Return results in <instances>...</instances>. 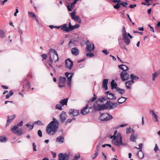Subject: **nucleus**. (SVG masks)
Masks as SVG:
<instances>
[{"instance_id":"obj_30","label":"nucleus","mask_w":160,"mask_h":160,"mask_svg":"<svg viewBox=\"0 0 160 160\" xmlns=\"http://www.w3.org/2000/svg\"><path fill=\"white\" fill-rule=\"evenodd\" d=\"M68 101V98H65L62 99L60 102V103L62 106H63L64 105H67Z\"/></svg>"},{"instance_id":"obj_16","label":"nucleus","mask_w":160,"mask_h":160,"mask_svg":"<svg viewBox=\"0 0 160 160\" xmlns=\"http://www.w3.org/2000/svg\"><path fill=\"white\" fill-rule=\"evenodd\" d=\"M60 79L59 83V87L60 88H62L65 86L64 83L66 80V78L65 77H60Z\"/></svg>"},{"instance_id":"obj_17","label":"nucleus","mask_w":160,"mask_h":160,"mask_svg":"<svg viewBox=\"0 0 160 160\" xmlns=\"http://www.w3.org/2000/svg\"><path fill=\"white\" fill-rule=\"evenodd\" d=\"M70 115L72 116H76L78 114V111L76 109H71L69 112Z\"/></svg>"},{"instance_id":"obj_62","label":"nucleus","mask_w":160,"mask_h":160,"mask_svg":"<svg viewBox=\"0 0 160 160\" xmlns=\"http://www.w3.org/2000/svg\"><path fill=\"white\" fill-rule=\"evenodd\" d=\"M136 5L135 4L133 5H130L129 6V7L130 8H133L134 7H136Z\"/></svg>"},{"instance_id":"obj_7","label":"nucleus","mask_w":160,"mask_h":160,"mask_svg":"<svg viewBox=\"0 0 160 160\" xmlns=\"http://www.w3.org/2000/svg\"><path fill=\"white\" fill-rule=\"evenodd\" d=\"M112 116L107 113L102 114L99 117L100 119L102 121H107L112 119Z\"/></svg>"},{"instance_id":"obj_40","label":"nucleus","mask_w":160,"mask_h":160,"mask_svg":"<svg viewBox=\"0 0 160 160\" xmlns=\"http://www.w3.org/2000/svg\"><path fill=\"white\" fill-rule=\"evenodd\" d=\"M13 94V92L12 91V90H11L9 91V93H8L6 95V99H8V98H9Z\"/></svg>"},{"instance_id":"obj_8","label":"nucleus","mask_w":160,"mask_h":160,"mask_svg":"<svg viewBox=\"0 0 160 160\" xmlns=\"http://www.w3.org/2000/svg\"><path fill=\"white\" fill-rule=\"evenodd\" d=\"M86 44L87 46L86 49L87 52H91L94 50V45L92 42H90L88 41L86 42Z\"/></svg>"},{"instance_id":"obj_55","label":"nucleus","mask_w":160,"mask_h":160,"mask_svg":"<svg viewBox=\"0 0 160 160\" xmlns=\"http://www.w3.org/2000/svg\"><path fill=\"white\" fill-rule=\"evenodd\" d=\"M34 124H42V123L41 121L38 120L37 121L34 122Z\"/></svg>"},{"instance_id":"obj_1","label":"nucleus","mask_w":160,"mask_h":160,"mask_svg":"<svg viewBox=\"0 0 160 160\" xmlns=\"http://www.w3.org/2000/svg\"><path fill=\"white\" fill-rule=\"evenodd\" d=\"M58 122L56 119H53V120L50 122L47 126L46 132L50 135H53L56 133L58 129Z\"/></svg>"},{"instance_id":"obj_33","label":"nucleus","mask_w":160,"mask_h":160,"mask_svg":"<svg viewBox=\"0 0 160 160\" xmlns=\"http://www.w3.org/2000/svg\"><path fill=\"white\" fill-rule=\"evenodd\" d=\"M6 37L5 32L3 29L0 30V37L1 38H3Z\"/></svg>"},{"instance_id":"obj_18","label":"nucleus","mask_w":160,"mask_h":160,"mask_svg":"<svg viewBox=\"0 0 160 160\" xmlns=\"http://www.w3.org/2000/svg\"><path fill=\"white\" fill-rule=\"evenodd\" d=\"M72 54L74 56H77L79 54V51L76 48H72L71 50Z\"/></svg>"},{"instance_id":"obj_10","label":"nucleus","mask_w":160,"mask_h":160,"mask_svg":"<svg viewBox=\"0 0 160 160\" xmlns=\"http://www.w3.org/2000/svg\"><path fill=\"white\" fill-rule=\"evenodd\" d=\"M120 76L122 81L128 80L129 77V74L125 71L122 72L120 73Z\"/></svg>"},{"instance_id":"obj_47","label":"nucleus","mask_w":160,"mask_h":160,"mask_svg":"<svg viewBox=\"0 0 160 160\" xmlns=\"http://www.w3.org/2000/svg\"><path fill=\"white\" fill-rule=\"evenodd\" d=\"M18 32L20 36L22 34L23 32L22 30L20 27L18 28Z\"/></svg>"},{"instance_id":"obj_52","label":"nucleus","mask_w":160,"mask_h":160,"mask_svg":"<svg viewBox=\"0 0 160 160\" xmlns=\"http://www.w3.org/2000/svg\"><path fill=\"white\" fill-rule=\"evenodd\" d=\"M38 135L40 137L42 136V132L40 130H39L38 131Z\"/></svg>"},{"instance_id":"obj_39","label":"nucleus","mask_w":160,"mask_h":160,"mask_svg":"<svg viewBox=\"0 0 160 160\" xmlns=\"http://www.w3.org/2000/svg\"><path fill=\"white\" fill-rule=\"evenodd\" d=\"M71 30H72L74 29L75 28H79L80 26V25L79 24H77L74 26H72L71 25Z\"/></svg>"},{"instance_id":"obj_24","label":"nucleus","mask_w":160,"mask_h":160,"mask_svg":"<svg viewBox=\"0 0 160 160\" xmlns=\"http://www.w3.org/2000/svg\"><path fill=\"white\" fill-rule=\"evenodd\" d=\"M56 141L59 143H62L64 142V138L62 136H59L57 138Z\"/></svg>"},{"instance_id":"obj_38","label":"nucleus","mask_w":160,"mask_h":160,"mask_svg":"<svg viewBox=\"0 0 160 160\" xmlns=\"http://www.w3.org/2000/svg\"><path fill=\"white\" fill-rule=\"evenodd\" d=\"M111 86L112 88H116L117 85L116 84V82H114V80H113L111 81Z\"/></svg>"},{"instance_id":"obj_63","label":"nucleus","mask_w":160,"mask_h":160,"mask_svg":"<svg viewBox=\"0 0 160 160\" xmlns=\"http://www.w3.org/2000/svg\"><path fill=\"white\" fill-rule=\"evenodd\" d=\"M102 156L104 157V159H103V160H106L107 159V156H106L105 154L103 152H102Z\"/></svg>"},{"instance_id":"obj_4","label":"nucleus","mask_w":160,"mask_h":160,"mask_svg":"<svg viewBox=\"0 0 160 160\" xmlns=\"http://www.w3.org/2000/svg\"><path fill=\"white\" fill-rule=\"evenodd\" d=\"M98 101H97L94 102L93 107L96 110L98 111L106 109L108 108L109 104L108 103H106L105 104L100 105Z\"/></svg>"},{"instance_id":"obj_2","label":"nucleus","mask_w":160,"mask_h":160,"mask_svg":"<svg viewBox=\"0 0 160 160\" xmlns=\"http://www.w3.org/2000/svg\"><path fill=\"white\" fill-rule=\"evenodd\" d=\"M112 143L114 145L120 146L125 145L122 141V137L121 133H118L116 136H114V138L112 140Z\"/></svg>"},{"instance_id":"obj_45","label":"nucleus","mask_w":160,"mask_h":160,"mask_svg":"<svg viewBox=\"0 0 160 160\" xmlns=\"http://www.w3.org/2000/svg\"><path fill=\"white\" fill-rule=\"evenodd\" d=\"M56 108L60 110H61L62 109L61 105L59 104L56 105Z\"/></svg>"},{"instance_id":"obj_46","label":"nucleus","mask_w":160,"mask_h":160,"mask_svg":"<svg viewBox=\"0 0 160 160\" xmlns=\"http://www.w3.org/2000/svg\"><path fill=\"white\" fill-rule=\"evenodd\" d=\"M86 56L89 58H91L93 57L94 56V55L93 53H87L86 55Z\"/></svg>"},{"instance_id":"obj_36","label":"nucleus","mask_w":160,"mask_h":160,"mask_svg":"<svg viewBox=\"0 0 160 160\" xmlns=\"http://www.w3.org/2000/svg\"><path fill=\"white\" fill-rule=\"evenodd\" d=\"M7 137L5 136H2L0 137V142H6L7 140Z\"/></svg>"},{"instance_id":"obj_48","label":"nucleus","mask_w":160,"mask_h":160,"mask_svg":"<svg viewBox=\"0 0 160 160\" xmlns=\"http://www.w3.org/2000/svg\"><path fill=\"white\" fill-rule=\"evenodd\" d=\"M95 153L94 154H92L91 155V157L93 159H95L98 156V152H97V151H95Z\"/></svg>"},{"instance_id":"obj_44","label":"nucleus","mask_w":160,"mask_h":160,"mask_svg":"<svg viewBox=\"0 0 160 160\" xmlns=\"http://www.w3.org/2000/svg\"><path fill=\"white\" fill-rule=\"evenodd\" d=\"M106 100V98L104 97H102L99 100V102L101 103H102L103 102Z\"/></svg>"},{"instance_id":"obj_28","label":"nucleus","mask_w":160,"mask_h":160,"mask_svg":"<svg viewBox=\"0 0 160 160\" xmlns=\"http://www.w3.org/2000/svg\"><path fill=\"white\" fill-rule=\"evenodd\" d=\"M118 67L120 69L123 70V71H126L128 69V67L125 65L124 64L119 65L118 66Z\"/></svg>"},{"instance_id":"obj_19","label":"nucleus","mask_w":160,"mask_h":160,"mask_svg":"<svg viewBox=\"0 0 160 160\" xmlns=\"http://www.w3.org/2000/svg\"><path fill=\"white\" fill-rule=\"evenodd\" d=\"M60 117L62 122H64L67 118L66 113L65 112H63L60 115Z\"/></svg>"},{"instance_id":"obj_29","label":"nucleus","mask_w":160,"mask_h":160,"mask_svg":"<svg viewBox=\"0 0 160 160\" xmlns=\"http://www.w3.org/2000/svg\"><path fill=\"white\" fill-rule=\"evenodd\" d=\"M72 19L75 21H77V22L79 23H81V19L80 17L77 16H75L73 17L72 18L71 17Z\"/></svg>"},{"instance_id":"obj_3","label":"nucleus","mask_w":160,"mask_h":160,"mask_svg":"<svg viewBox=\"0 0 160 160\" xmlns=\"http://www.w3.org/2000/svg\"><path fill=\"white\" fill-rule=\"evenodd\" d=\"M49 55V61L51 62H56L58 61L59 58L58 55L54 49L52 48L50 49Z\"/></svg>"},{"instance_id":"obj_13","label":"nucleus","mask_w":160,"mask_h":160,"mask_svg":"<svg viewBox=\"0 0 160 160\" xmlns=\"http://www.w3.org/2000/svg\"><path fill=\"white\" fill-rule=\"evenodd\" d=\"M91 108V107H89L88 105H87L85 107L81 109V113L82 115H86L89 113V109Z\"/></svg>"},{"instance_id":"obj_21","label":"nucleus","mask_w":160,"mask_h":160,"mask_svg":"<svg viewBox=\"0 0 160 160\" xmlns=\"http://www.w3.org/2000/svg\"><path fill=\"white\" fill-rule=\"evenodd\" d=\"M106 93L107 95V98L108 99H116V98L114 96V95L110 92H109V91H108L106 92Z\"/></svg>"},{"instance_id":"obj_20","label":"nucleus","mask_w":160,"mask_h":160,"mask_svg":"<svg viewBox=\"0 0 160 160\" xmlns=\"http://www.w3.org/2000/svg\"><path fill=\"white\" fill-rule=\"evenodd\" d=\"M15 115H13L12 116H8V120L7 121V123L6 125V126H8L12 120L15 118Z\"/></svg>"},{"instance_id":"obj_31","label":"nucleus","mask_w":160,"mask_h":160,"mask_svg":"<svg viewBox=\"0 0 160 160\" xmlns=\"http://www.w3.org/2000/svg\"><path fill=\"white\" fill-rule=\"evenodd\" d=\"M106 103H108L109 104V107L108 108L110 109H112L116 108L117 106V104L116 103H111L110 104L108 102H107Z\"/></svg>"},{"instance_id":"obj_26","label":"nucleus","mask_w":160,"mask_h":160,"mask_svg":"<svg viewBox=\"0 0 160 160\" xmlns=\"http://www.w3.org/2000/svg\"><path fill=\"white\" fill-rule=\"evenodd\" d=\"M118 44L119 46L122 48L124 50H127V48L123 44V41L120 39H118Z\"/></svg>"},{"instance_id":"obj_54","label":"nucleus","mask_w":160,"mask_h":160,"mask_svg":"<svg viewBox=\"0 0 160 160\" xmlns=\"http://www.w3.org/2000/svg\"><path fill=\"white\" fill-rule=\"evenodd\" d=\"M120 4H117L116 5L114 6L113 7L116 9H118L120 8Z\"/></svg>"},{"instance_id":"obj_11","label":"nucleus","mask_w":160,"mask_h":160,"mask_svg":"<svg viewBox=\"0 0 160 160\" xmlns=\"http://www.w3.org/2000/svg\"><path fill=\"white\" fill-rule=\"evenodd\" d=\"M71 24L70 22L69 23V26L68 27V25L66 24H63L61 26V29L63 31L66 32H68L71 31Z\"/></svg>"},{"instance_id":"obj_50","label":"nucleus","mask_w":160,"mask_h":160,"mask_svg":"<svg viewBox=\"0 0 160 160\" xmlns=\"http://www.w3.org/2000/svg\"><path fill=\"white\" fill-rule=\"evenodd\" d=\"M120 4L123 7H127L126 5H128V3L126 2H123L120 3Z\"/></svg>"},{"instance_id":"obj_23","label":"nucleus","mask_w":160,"mask_h":160,"mask_svg":"<svg viewBox=\"0 0 160 160\" xmlns=\"http://www.w3.org/2000/svg\"><path fill=\"white\" fill-rule=\"evenodd\" d=\"M108 82V79H104L102 81V87L105 90H107L108 89L107 84Z\"/></svg>"},{"instance_id":"obj_5","label":"nucleus","mask_w":160,"mask_h":160,"mask_svg":"<svg viewBox=\"0 0 160 160\" xmlns=\"http://www.w3.org/2000/svg\"><path fill=\"white\" fill-rule=\"evenodd\" d=\"M122 37L123 38V39L125 40L126 45H128L130 43V40L127 36V33L125 30V28L124 26H123L122 27Z\"/></svg>"},{"instance_id":"obj_35","label":"nucleus","mask_w":160,"mask_h":160,"mask_svg":"<svg viewBox=\"0 0 160 160\" xmlns=\"http://www.w3.org/2000/svg\"><path fill=\"white\" fill-rule=\"evenodd\" d=\"M127 99V98H125L124 97L120 98L118 99V102L119 103H122L125 102Z\"/></svg>"},{"instance_id":"obj_51","label":"nucleus","mask_w":160,"mask_h":160,"mask_svg":"<svg viewBox=\"0 0 160 160\" xmlns=\"http://www.w3.org/2000/svg\"><path fill=\"white\" fill-rule=\"evenodd\" d=\"M154 152H157L159 150L157 144H155V146L154 148Z\"/></svg>"},{"instance_id":"obj_49","label":"nucleus","mask_w":160,"mask_h":160,"mask_svg":"<svg viewBox=\"0 0 160 160\" xmlns=\"http://www.w3.org/2000/svg\"><path fill=\"white\" fill-rule=\"evenodd\" d=\"M131 129L132 128L130 127L127 128L126 129V133L127 134L130 133L131 132Z\"/></svg>"},{"instance_id":"obj_34","label":"nucleus","mask_w":160,"mask_h":160,"mask_svg":"<svg viewBox=\"0 0 160 160\" xmlns=\"http://www.w3.org/2000/svg\"><path fill=\"white\" fill-rule=\"evenodd\" d=\"M137 155L140 159H142L144 157V154L142 151L139 150Z\"/></svg>"},{"instance_id":"obj_56","label":"nucleus","mask_w":160,"mask_h":160,"mask_svg":"<svg viewBox=\"0 0 160 160\" xmlns=\"http://www.w3.org/2000/svg\"><path fill=\"white\" fill-rule=\"evenodd\" d=\"M42 58L44 59H46L47 56L46 54H43L41 55Z\"/></svg>"},{"instance_id":"obj_37","label":"nucleus","mask_w":160,"mask_h":160,"mask_svg":"<svg viewBox=\"0 0 160 160\" xmlns=\"http://www.w3.org/2000/svg\"><path fill=\"white\" fill-rule=\"evenodd\" d=\"M130 78L131 79V81H132L133 80H137L139 79V78L138 77L132 74L130 75Z\"/></svg>"},{"instance_id":"obj_57","label":"nucleus","mask_w":160,"mask_h":160,"mask_svg":"<svg viewBox=\"0 0 160 160\" xmlns=\"http://www.w3.org/2000/svg\"><path fill=\"white\" fill-rule=\"evenodd\" d=\"M142 145H143L141 143H139L138 144L139 148H138V149H139V150L142 151Z\"/></svg>"},{"instance_id":"obj_27","label":"nucleus","mask_w":160,"mask_h":160,"mask_svg":"<svg viewBox=\"0 0 160 160\" xmlns=\"http://www.w3.org/2000/svg\"><path fill=\"white\" fill-rule=\"evenodd\" d=\"M138 135L133 134H132L130 138V140L131 141L133 142H135L137 138Z\"/></svg>"},{"instance_id":"obj_53","label":"nucleus","mask_w":160,"mask_h":160,"mask_svg":"<svg viewBox=\"0 0 160 160\" xmlns=\"http://www.w3.org/2000/svg\"><path fill=\"white\" fill-rule=\"evenodd\" d=\"M75 14H76V11L75 10H74L73 12H71L70 13V15L71 17H74V16H75Z\"/></svg>"},{"instance_id":"obj_61","label":"nucleus","mask_w":160,"mask_h":160,"mask_svg":"<svg viewBox=\"0 0 160 160\" xmlns=\"http://www.w3.org/2000/svg\"><path fill=\"white\" fill-rule=\"evenodd\" d=\"M74 120V118H73L72 119H68L66 123H70L72 121V120Z\"/></svg>"},{"instance_id":"obj_14","label":"nucleus","mask_w":160,"mask_h":160,"mask_svg":"<svg viewBox=\"0 0 160 160\" xmlns=\"http://www.w3.org/2000/svg\"><path fill=\"white\" fill-rule=\"evenodd\" d=\"M73 74V73H69L68 72H66L65 73V76L68 79V84L69 86H71V82Z\"/></svg>"},{"instance_id":"obj_41","label":"nucleus","mask_w":160,"mask_h":160,"mask_svg":"<svg viewBox=\"0 0 160 160\" xmlns=\"http://www.w3.org/2000/svg\"><path fill=\"white\" fill-rule=\"evenodd\" d=\"M117 90L121 94H123L125 92V90L122 89L118 88Z\"/></svg>"},{"instance_id":"obj_60","label":"nucleus","mask_w":160,"mask_h":160,"mask_svg":"<svg viewBox=\"0 0 160 160\" xmlns=\"http://www.w3.org/2000/svg\"><path fill=\"white\" fill-rule=\"evenodd\" d=\"M102 52L105 54L106 55H107L108 53L109 52L107 51V50H104L102 51Z\"/></svg>"},{"instance_id":"obj_12","label":"nucleus","mask_w":160,"mask_h":160,"mask_svg":"<svg viewBox=\"0 0 160 160\" xmlns=\"http://www.w3.org/2000/svg\"><path fill=\"white\" fill-rule=\"evenodd\" d=\"M65 65L67 68L71 69L73 66V62L70 59H67L65 61Z\"/></svg>"},{"instance_id":"obj_25","label":"nucleus","mask_w":160,"mask_h":160,"mask_svg":"<svg viewBox=\"0 0 160 160\" xmlns=\"http://www.w3.org/2000/svg\"><path fill=\"white\" fill-rule=\"evenodd\" d=\"M134 83L133 81H127L125 82V85L126 88L128 89H131V85L132 84Z\"/></svg>"},{"instance_id":"obj_59","label":"nucleus","mask_w":160,"mask_h":160,"mask_svg":"<svg viewBox=\"0 0 160 160\" xmlns=\"http://www.w3.org/2000/svg\"><path fill=\"white\" fill-rule=\"evenodd\" d=\"M33 148L34 151H37V149H36V146L34 142L33 143Z\"/></svg>"},{"instance_id":"obj_43","label":"nucleus","mask_w":160,"mask_h":160,"mask_svg":"<svg viewBox=\"0 0 160 160\" xmlns=\"http://www.w3.org/2000/svg\"><path fill=\"white\" fill-rule=\"evenodd\" d=\"M28 14L29 15H30L31 17L33 18H36V16L34 14V13L32 12H28Z\"/></svg>"},{"instance_id":"obj_32","label":"nucleus","mask_w":160,"mask_h":160,"mask_svg":"<svg viewBox=\"0 0 160 160\" xmlns=\"http://www.w3.org/2000/svg\"><path fill=\"white\" fill-rule=\"evenodd\" d=\"M160 74V70L155 72L152 74V80L154 81L155 80L157 76Z\"/></svg>"},{"instance_id":"obj_22","label":"nucleus","mask_w":160,"mask_h":160,"mask_svg":"<svg viewBox=\"0 0 160 160\" xmlns=\"http://www.w3.org/2000/svg\"><path fill=\"white\" fill-rule=\"evenodd\" d=\"M79 0H75L73 2L71 3L70 7L69 5H68L67 6V7L68 11H72V9L74 8V6L75 4Z\"/></svg>"},{"instance_id":"obj_6","label":"nucleus","mask_w":160,"mask_h":160,"mask_svg":"<svg viewBox=\"0 0 160 160\" xmlns=\"http://www.w3.org/2000/svg\"><path fill=\"white\" fill-rule=\"evenodd\" d=\"M70 155V152L65 153H60L58 155V160H68Z\"/></svg>"},{"instance_id":"obj_64","label":"nucleus","mask_w":160,"mask_h":160,"mask_svg":"<svg viewBox=\"0 0 160 160\" xmlns=\"http://www.w3.org/2000/svg\"><path fill=\"white\" fill-rule=\"evenodd\" d=\"M80 157V155L79 154H78L75 155L74 156V158L75 159H78Z\"/></svg>"},{"instance_id":"obj_15","label":"nucleus","mask_w":160,"mask_h":160,"mask_svg":"<svg viewBox=\"0 0 160 160\" xmlns=\"http://www.w3.org/2000/svg\"><path fill=\"white\" fill-rule=\"evenodd\" d=\"M150 113L151 115L152 116V119L154 122H158V116L153 110H150Z\"/></svg>"},{"instance_id":"obj_42","label":"nucleus","mask_w":160,"mask_h":160,"mask_svg":"<svg viewBox=\"0 0 160 160\" xmlns=\"http://www.w3.org/2000/svg\"><path fill=\"white\" fill-rule=\"evenodd\" d=\"M26 126L29 128V130H31L34 127V126L33 125H30L29 124H27L26 125Z\"/></svg>"},{"instance_id":"obj_58","label":"nucleus","mask_w":160,"mask_h":160,"mask_svg":"<svg viewBox=\"0 0 160 160\" xmlns=\"http://www.w3.org/2000/svg\"><path fill=\"white\" fill-rule=\"evenodd\" d=\"M23 124V122L22 121H21L19 123H18L16 126H18V127L19 126H22Z\"/></svg>"},{"instance_id":"obj_9","label":"nucleus","mask_w":160,"mask_h":160,"mask_svg":"<svg viewBox=\"0 0 160 160\" xmlns=\"http://www.w3.org/2000/svg\"><path fill=\"white\" fill-rule=\"evenodd\" d=\"M11 130L12 132L18 135H21L23 134V132L21 130L18 129V126H14L12 127Z\"/></svg>"}]
</instances>
